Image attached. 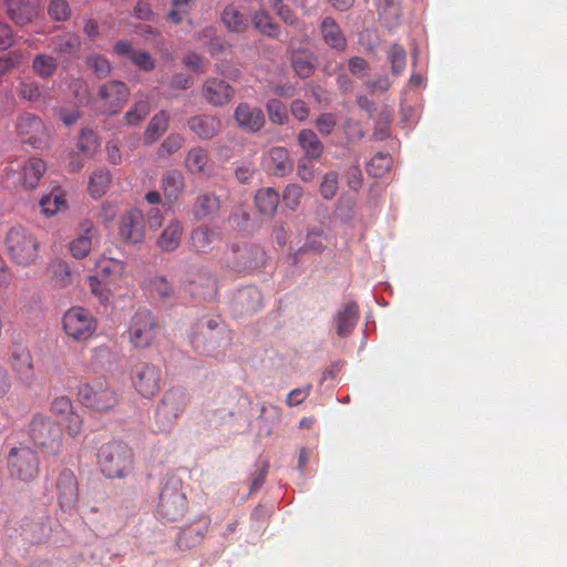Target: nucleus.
Here are the masks:
<instances>
[{
	"label": "nucleus",
	"mask_w": 567,
	"mask_h": 567,
	"mask_svg": "<svg viewBox=\"0 0 567 567\" xmlns=\"http://www.w3.org/2000/svg\"><path fill=\"white\" fill-rule=\"evenodd\" d=\"M3 244L8 258L17 267H32L41 258L40 239L34 230L27 226H11L6 233Z\"/></svg>",
	"instance_id": "f257e3e1"
},
{
	"label": "nucleus",
	"mask_w": 567,
	"mask_h": 567,
	"mask_svg": "<svg viewBox=\"0 0 567 567\" xmlns=\"http://www.w3.org/2000/svg\"><path fill=\"white\" fill-rule=\"evenodd\" d=\"M135 455L123 441H110L97 453L100 471L109 478H123L133 468Z\"/></svg>",
	"instance_id": "f03ea898"
},
{
	"label": "nucleus",
	"mask_w": 567,
	"mask_h": 567,
	"mask_svg": "<svg viewBox=\"0 0 567 567\" xmlns=\"http://www.w3.org/2000/svg\"><path fill=\"white\" fill-rule=\"evenodd\" d=\"M188 501L181 478H167L159 492L157 513L163 519L179 520L185 516Z\"/></svg>",
	"instance_id": "7ed1b4c3"
},
{
	"label": "nucleus",
	"mask_w": 567,
	"mask_h": 567,
	"mask_svg": "<svg viewBox=\"0 0 567 567\" xmlns=\"http://www.w3.org/2000/svg\"><path fill=\"white\" fill-rule=\"evenodd\" d=\"M29 434L33 444L48 454L56 455L61 452L62 430L50 416H33L29 426Z\"/></svg>",
	"instance_id": "20e7f679"
},
{
	"label": "nucleus",
	"mask_w": 567,
	"mask_h": 567,
	"mask_svg": "<svg viewBox=\"0 0 567 567\" xmlns=\"http://www.w3.org/2000/svg\"><path fill=\"white\" fill-rule=\"evenodd\" d=\"M79 398L82 404L97 412H107L120 402L116 390L111 388L105 379H96L81 385Z\"/></svg>",
	"instance_id": "39448f33"
},
{
	"label": "nucleus",
	"mask_w": 567,
	"mask_h": 567,
	"mask_svg": "<svg viewBox=\"0 0 567 567\" xmlns=\"http://www.w3.org/2000/svg\"><path fill=\"white\" fill-rule=\"evenodd\" d=\"M6 463L11 477L31 482L39 475V457L30 446L22 444L11 446Z\"/></svg>",
	"instance_id": "423d86ee"
},
{
	"label": "nucleus",
	"mask_w": 567,
	"mask_h": 567,
	"mask_svg": "<svg viewBox=\"0 0 567 567\" xmlns=\"http://www.w3.org/2000/svg\"><path fill=\"white\" fill-rule=\"evenodd\" d=\"M189 396L184 389L166 390L155 410V422L159 429L172 427L184 413Z\"/></svg>",
	"instance_id": "0eeeda50"
},
{
	"label": "nucleus",
	"mask_w": 567,
	"mask_h": 567,
	"mask_svg": "<svg viewBox=\"0 0 567 567\" xmlns=\"http://www.w3.org/2000/svg\"><path fill=\"white\" fill-rule=\"evenodd\" d=\"M157 334V322L148 309H137L132 316L127 338L134 348L146 349L152 347Z\"/></svg>",
	"instance_id": "6e6552de"
},
{
	"label": "nucleus",
	"mask_w": 567,
	"mask_h": 567,
	"mask_svg": "<svg viewBox=\"0 0 567 567\" xmlns=\"http://www.w3.org/2000/svg\"><path fill=\"white\" fill-rule=\"evenodd\" d=\"M17 132L21 142L34 150H45L52 141V132L42 118L32 113L21 114L17 122Z\"/></svg>",
	"instance_id": "1a4fd4ad"
},
{
	"label": "nucleus",
	"mask_w": 567,
	"mask_h": 567,
	"mask_svg": "<svg viewBox=\"0 0 567 567\" xmlns=\"http://www.w3.org/2000/svg\"><path fill=\"white\" fill-rule=\"evenodd\" d=\"M62 327L69 338L86 340L95 331L96 320L87 309L81 308V306H73L63 315Z\"/></svg>",
	"instance_id": "9d476101"
},
{
	"label": "nucleus",
	"mask_w": 567,
	"mask_h": 567,
	"mask_svg": "<svg viewBox=\"0 0 567 567\" xmlns=\"http://www.w3.org/2000/svg\"><path fill=\"white\" fill-rule=\"evenodd\" d=\"M223 333H225V329L220 326L218 319L198 320L192 333V344L195 351L203 355H210L219 347V339Z\"/></svg>",
	"instance_id": "9b49d317"
},
{
	"label": "nucleus",
	"mask_w": 567,
	"mask_h": 567,
	"mask_svg": "<svg viewBox=\"0 0 567 567\" xmlns=\"http://www.w3.org/2000/svg\"><path fill=\"white\" fill-rule=\"evenodd\" d=\"M162 380L161 369L154 364H148V362H141L132 369V384L142 398L152 399L158 394Z\"/></svg>",
	"instance_id": "f8f14e48"
},
{
	"label": "nucleus",
	"mask_w": 567,
	"mask_h": 567,
	"mask_svg": "<svg viewBox=\"0 0 567 567\" xmlns=\"http://www.w3.org/2000/svg\"><path fill=\"white\" fill-rule=\"evenodd\" d=\"M131 91L124 81L112 80L100 85L97 95L103 114H117L127 103Z\"/></svg>",
	"instance_id": "ddd939ff"
},
{
	"label": "nucleus",
	"mask_w": 567,
	"mask_h": 567,
	"mask_svg": "<svg viewBox=\"0 0 567 567\" xmlns=\"http://www.w3.org/2000/svg\"><path fill=\"white\" fill-rule=\"evenodd\" d=\"M100 244V233L92 220H82L78 226L75 238L70 240L69 249L73 258L83 259L94 246Z\"/></svg>",
	"instance_id": "4468645a"
},
{
	"label": "nucleus",
	"mask_w": 567,
	"mask_h": 567,
	"mask_svg": "<svg viewBox=\"0 0 567 567\" xmlns=\"http://www.w3.org/2000/svg\"><path fill=\"white\" fill-rule=\"evenodd\" d=\"M58 502L62 511L71 512L79 503V481L70 468H63L59 473L55 483Z\"/></svg>",
	"instance_id": "2eb2a0df"
},
{
	"label": "nucleus",
	"mask_w": 567,
	"mask_h": 567,
	"mask_svg": "<svg viewBox=\"0 0 567 567\" xmlns=\"http://www.w3.org/2000/svg\"><path fill=\"white\" fill-rule=\"evenodd\" d=\"M185 290L196 300L212 301L218 293V281L210 271L198 270L188 279Z\"/></svg>",
	"instance_id": "dca6fc26"
},
{
	"label": "nucleus",
	"mask_w": 567,
	"mask_h": 567,
	"mask_svg": "<svg viewBox=\"0 0 567 567\" xmlns=\"http://www.w3.org/2000/svg\"><path fill=\"white\" fill-rule=\"evenodd\" d=\"M145 237V217L138 208H131L120 220V238L127 244H140Z\"/></svg>",
	"instance_id": "f3484780"
},
{
	"label": "nucleus",
	"mask_w": 567,
	"mask_h": 567,
	"mask_svg": "<svg viewBox=\"0 0 567 567\" xmlns=\"http://www.w3.org/2000/svg\"><path fill=\"white\" fill-rule=\"evenodd\" d=\"M235 89L228 82L220 79H207L202 85V97L214 107L225 105L230 102L235 95Z\"/></svg>",
	"instance_id": "a211bd4d"
},
{
	"label": "nucleus",
	"mask_w": 567,
	"mask_h": 567,
	"mask_svg": "<svg viewBox=\"0 0 567 567\" xmlns=\"http://www.w3.org/2000/svg\"><path fill=\"white\" fill-rule=\"evenodd\" d=\"M210 528V516H199L194 524L185 525L177 535V545L179 548H194L203 543Z\"/></svg>",
	"instance_id": "6ab92c4d"
},
{
	"label": "nucleus",
	"mask_w": 567,
	"mask_h": 567,
	"mask_svg": "<svg viewBox=\"0 0 567 567\" xmlns=\"http://www.w3.org/2000/svg\"><path fill=\"white\" fill-rule=\"evenodd\" d=\"M237 125L247 132H259L266 123L261 109L250 106L248 103H239L234 113Z\"/></svg>",
	"instance_id": "aec40b11"
},
{
	"label": "nucleus",
	"mask_w": 567,
	"mask_h": 567,
	"mask_svg": "<svg viewBox=\"0 0 567 567\" xmlns=\"http://www.w3.org/2000/svg\"><path fill=\"white\" fill-rule=\"evenodd\" d=\"M125 262L117 258L100 257L95 262V271H99L103 280L111 288L121 286L125 279Z\"/></svg>",
	"instance_id": "412c9836"
},
{
	"label": "nucleus",
	"mask_w": 567,
	"mask_h": 567,
	"mask_svg": "<svg viewBox=\"0 0 567 567\" xmlns=\"http://www.w3.org/2000/svg\"><path fill=\"white\" fill-rule=\"evenodd\" d=\"M185 168L194 175L210 176L214 174V163L209 152L202 146H195L187 152L184 159Z\"/></svg>",
	"instance_id": "4be33fe9"
},
{
	"label": "nucleus",
	"mask_w": 567,
	"mask_h": 567,
	"mask_svg": "<svg viewBox=\"0 0 567 567\" xmlns=\"http://www.w3.org/2000/svg\"><path fill=\"white\" fill-rule=\"evenodd\" d=\"M9 362L21 380H31L33 375L32 354L27 347L13 346L10 351Z\"/></svg>",
	"instance_id": "5701e85b"
},
{
	"label": "nucleus",
	"mask_w": 567,
	"mask_h": 567,
	"mask_svg": "<svg viewBox=\"0 0 567 567\" xmlns=\"http://www.w3.org/2000/svg\"><path fill=\"white\" fill-rule=\"evenodd\" d=\"M220 125V118L212 114H197L188 118V128L205 141L217 136Z\"/></svg>",
	"instance_id": "b1692460"
},
{
	"label": "nucleus",
	"mask_w": 567,
	"mask_h": 567,
	"mask_svg": "<svg viewBox=\"0 0 567 567\" xmlns=\"http://www.w3.org/2000/svg\"><path fill=\"white\" fill-rule=\"evenodd\" d=\"M264 163L271 174L284 176L292 167L289 159V151L285 146H274L264 155Z\"/></svg>",
	"instance_id": "393cba45"
},
{
	"label": "nucleus",
	"mask_w": 567,
	"mask_h": 567,
	"mask_svg": "<svg viewBox=\"0 0 567 567\" xmlns=\"http://www.w3.org/2000/svg\"><path fill=\"white\" fill-rule=\"evenodd\" d=\"M47 165L41 158H29L24 162L20 169L21 186L27 189L35 188L39 185Z\"/></svg>",
	"instance_id": "a878e982"
},
{
	"label": "nucleus",
	"mask_w": 567,
	"mask_h": 567,
	"mask_svg": "<svg viewBox=\"0 0 567 567\" xmlns=\"http://www.w3.org/2000/svg\"><path fill=\"white\" fill-rule=\"evenodd\" d=\"M161 187L167 202L174 203L185 192V177L182 171L169 169L162 176Z\"/></svg>",
	"instance_id": "bb28decb"
},
{
	"label": "nucleus",
	"mask_w": 567,
	"mask_h": 567,
	"mask_svg": "<svg viewBox=\"0 0 567 567\" xmlns=\"http://www.w3.org/2000/svg\"><path fill=\"white\" fill-rule=\"evenodd\" d=\"M360 319V308L357 301H348L342 310H339L337 320V332L341 338L349 336Z\"/></svg>",
	"instance_id": "cd10ccee"
},
{
	"label": "nucleus",
	"mask_w": 567,
	"mask_h": 567,
	"mask_svg": "<svg viewBox=\"0 0 567 567\" xmlns=\"http://www.w3.org/2000/svg\"><path fill=\"white\" fill-rule=\"evenodd\" d=\"M183 231L181 220L173 219L168 221L156 240L157 247L164 251L176 250L182 244Z\"/></svg>",
	"instance_id": "c85d7f7f"
},
{
	"label": "nucleus",
	"mask_w": 567,
	"mask_h": 567,
	"mask_svg": "<svg viewBox=\"0 0 567 567\" xmlns=\"http://www.w3.org/2000/svg\"><path fill=\"white\" fill-rule=\"evenodd\" d=\"M320 33L324 43L336 50H344L347 45V38L338 25L337 21L332 18H326L320 23Z\"/></svg>",
	"instance_id": "c756f323"
},
{
	"label": "nucleus",
	"mask_w": 567,
	"mask_h": 567,
	"mask_svg": "<svg viewBox=\"0 0 567 567\" xmlns=\"http://www.w3.org/2000/svg\"><path fill=\"white\" fill-rule=\"evenodd\" d=\"M8 16L17 24H28L35 14V7L31 0H6Z\"/></svg>",
	"instance_id": "7c9ffc66"
},
{
	"label": "nucleus",
	"mask_w": 567,
	"mask_h": 567,
	"mask_svg": "<svg viewBox=\"0 0 567 567\" xmlns=\"http://www.w3.org/2000/svg\"><path fill=\"white\" fill-rule=\"evenodd\" d=\"M298 144L307 159H319L324 151V145L311 128H301L298 134Z\"/></svg>",
	"instance_id": "2f4dec72"
},
{
	"label": "nucleus",
	"mask_w": 567,
	"mask_h": 567,
	"mask_svg": "<svg viewBox=\"0 0 567 567\" xmlns=\"http://www.w3.org/2000/svg\"><path fill=\"white\" fill-rule=\"evenodd\" d=\"M220 209V200L215 193H202L195 199L193 215L197 220H203Z\"/></svg>",
	"instance_id": "473e14b6"
},
{
	"label": "nucleus",
	"mask_w": 567,
	"mask_h": 567,
	"mask_svg": "<svg viewBox=\"0 0 567 567\" xmlns=\"http://www.w3.org/2000/svg\"><path fill=\"white\" fill-rule=\"evenodd\" d=\"M378 14L380 22L388 29L400 25L402 17L400 0H378Z\"/></svg>",
	"instance_id": "72a5a7b5"
},
{
	"label": "nucleus",
	"mask_w": 567,
	"mask_h": 567,
	"mask_svg": "<svg viewBox=\"0 0 567 567\" xmlns=\"http://www.w3.org/2000/svg\"><path fill=\"white\" fill-rule=\"evenodd\" d=\"M49 48L58 54H74L81 48V39L79 34L71 32L55 34L50 39Z\"/></svg>",
	"instance_id": "f704fd0d"
},
{
	"label": "nucleus",
	"mask_w": 567,
	"mask_h": 567,
	"mask_svg": "<svg viewBox=\"0 0 567 567\" xmlns=\"http://www.w3.org/2000/svg\"><path fill=\"white\" fill-rule=\"evenodd\" d=\"M41 212L44 216H54V214L68 208V200L61 187L52 188L49 194H45L40 203Z\"/></svg>",
	"instance_id": "c9c22d12"
},
{
	"label": "nucleus",
	"mask_w": 567,
	"mask_h": 567,
	"mask_svg": "<svg viewBox=\"0 0 567 567\" xmlns=\"http://www.w3.org/2000/svg\"><path fill=\"white\" fill-rule=\"evenodd\" d=\"M252 25L259 33L271 39H278L281 34V28L276 23L267 10L260 9L254 12L251 17Z\"/></svg>",
	"instance_id": "e433bc0d"
},
{
	"label": "nucleus",
	"mask_w": 567,
	"mask_h": 567,
	"mask_svg": "<svg viewBox=\"0 0 567 567\" xmlns=\"http://www.w3.org/2000/svg\"><path fill=\"white\" fill-rule=\"evenodd\" d=\"M168 127V116L164 110H162L158 113H155L154 116L151 118L148 124L145 127L144 131V143L145 145H153L156 141L159 140L162 134L166 132Z\"/></svg>",
	"instance_id": "4c0bfd02"
},
{
	"label": "nucleus",
	"mask_w": 567,
	"mask_h": 567,
	"mask_svg": "<svg viewBox=\"0 0 567 567\" xmlns=\"http://www.w3.org/2000/svg\"><path fill=\"white\" fill-rule=\"evenodd\" d=\"M215 233L208 226H198L190 233V249L197 254H207L214 244Z\"/></svg>",
	"instance_id": "58836bf2"
},
{
	"label": "nucleus",
	"mask_w": 567,
	"mask_h": 567,
	"mask_svg": "<svg viewBox=\"0 0 567 567\" xmlns=\"http://www.w3.org/2000/svg\"><path fill=\"white\" fill-rule=\"evenodd\" d=\"M221 20L226 29L234 33H244L249 27V20L234 4L225 7Z\"/></svg>",
	"instance_id": "ea45409f"
},
{
	"label": "nucleus",
	"mask_w": 567,
	"mask_h": 567,
	"mask_svg": "<svg viewBox=\"0 0 567 567\" xmlns=\"http://www.w3.org/2000/svg\"><path fill=\"white\" fill-rule=\"evenodd\" d=\"M58 60L49 53H37L31 62V70L34 75L42 80H49L58 69Z\"/></svg>",
	"instance_id": "a19ab883"
},
{
	"label": "nucleus",
	"mask_w": 567,
	"mask_h": 567,
	"mask_svg": "<svg viewBox=\"0 0 567 567\" xmlns=\"http://www.w3.org/2000/svg\"><path fill=\"white\" fill-rule=\"evenodd\" d=\"M49 276L56 288L71 286L73 281L71 268L63 259H52L49 265Z\"/></svg>",
	"instance_id": "79ce46f5"
},
{
	"label": "nucleus",
	"mask_w": 567,
	"mask_h": 567,
	"mask_svg": "<svg viewBox=\"0 0 567 567\" xmlns=\"http://www.w3.org/2000/svg\"><path fill=\"white\" fill-rule=\"evenodd\" d=\"M256 206L261 214L274 216L278 209L279 194L275 188H260L255 197Z\"/></svg>",
	"instance_id": "37998d69"
},
{
	"label": "nucleus",
	"mask_w": 567,
	"mask_h": 567,
	"mask_svg": "<svg viewBox=\"0 0 567 567\" xmlns=\"http://www.w3.org/2000/svg\"><path fill=\"white\" fill-rule=\"evenodd\" d=\"M111 184V174L107 168H97L92 172L89 179V192L92 197L100 198L106 193Z\"/></svg>",
	"instance_id": "c03bdc74"
},
{
	"label": "nucleus",
	"mask_w": 567,
	"mask_h": 567,
	"mask_svg": "<svg viewBox=\"0 0 567 567\" xmlns=\"http://www.w3.org/2000/svg\"><path fill=\"white\" fill-rule=\"evenodd\" d=\"M291 66L300 78H309L315 71L313 56L309 52H295L291 54Z\"/></svg>",
	"instance_id": "a18cd8bd"
},
{
	"label": "nucleus",
	"mask_w": 567,
	"mask_h": 567,
	"mask_svg": "<svg viewBox=\"0 0 567 567\" xmlns=\"http://www.w3.org/2000/svg\"><path fill=\"white\" fill-rule=\"evenodd\" d=\"M151 111L148 97L137 100L131 109L124 114V120L130 125H137L146 118Z\"/></svg>",
	"instance_id": "49530a36"
},
{
	"label": "nucleus",
	"mask_w": 567,
	"mask_h": 567,
	"mask_svg": "<svg viewBox=\"0 0 567 567\" xmlns=\"http://www.w3.org/2000/svg\"><path fill=\"white\" fill-rule=\"evenodd\" d=\"M392 165L393 158L390 154L378 152L367 164V173L372 176H383L391 169Z\"/></svg>",
	"instance_id": "de8ad7c7"
},
{
	"label": "nucleus",
	"mask_w": 567,
	"mask_h": 567,
	"mask_svg": "<svg viewBox=\"0 0 567 567\" xmlns=\"http://www.w3.org/2000/svg\"><path fill=\"white\" fill-rule=\"evenodd\" d=\"M78 146L86 156H92L100 147V140L96 132L92 128H82L78 138Z\"/></svg>",
	"instance_id": "09e8293b"
},
{
	"label": "nucleus",
	"mask_w": 567,
	"mask_h": 567,
	"mask_svg": "<svg viewBox=\"0 0 567 567\" xmlns=\"http://www.w3.org/2000/svg\"><path fill=\"white\" fill-rule=\"evenodd\" d=\"M85 65L96 74L99 78H105L110 75L112 65L107 58L101 55V53H91L85 59Z\"/></svg>",
	"instance_id": "8fccbe9b"
},
{
	"label": "nucleus",
	"mask_w": 567,
	"mask_h": 567,
	"mask_svg": "<svg viewBox=\"0 0 567 567\" xmlns=\"http://www.w3.org/2000/svg\"><path fill=\"white\" fill-rule=\"evenodd\" d=\"M87 281L93 296L97 297L102 302L109 301L112 290L99 271H96L94 276L87 277Z\"/></svg>",
	"instance_id": "3c124183"
},
{
	"label": "nucleus",
	"mask_w": 567,
	"mask_h": 567,
	"mask_svg": "<svg viewBox=\"0 0 567 567\" xmlns=\"http://www.w3.org/2000/svg\"><path fill=\"white\" fill-rule=\"evenodd\" d=\"M190 0H172L167 19L173 24H181L190 11Z\"/></svg>",
	"instance_id": "603ef678"
},
{
	"label": "nucleus",
	"mask_w": 567,
	"mask_h": 567,
	"mask_svg": "<svg viewBox=\"0 0 567 567\" xmlns=\"http://www.w3.org/2000/svg\"><path fill=\"white\" fill-rule=\"evenodd\" d=\"M151 289L154 296L159 297L163 301L173 300L175 291L171 282L165 277H155L151 281Z\"/></svg>",
	"instance_id": "864d4df0"
},
{
	"label": "nucleus",
	"mask_w": 567,
	"mask_h": 567,
	"mask_svg": "<svg viewBox=\"0 0 567 567\" xmlns=\"http://www.w3.org/2000/svg\"><path fill=\"white\" fill-rule=\"evenodd\" d=\"M388 60L392 66V72L401 73L406 66V52L401 44H392L388 52Z\"/></svg>",
	"instance_id": "5fc2aeb1"
},
{
	"label": "nucleus",
	"mask_w": 567,
	"mask_h": 567,
	"mask_svg": "<svg viewBox=\"0 0 567 567\" xmlns=\"http://www.w3.org/2000/svg\"><path fill=\"white\" fill-rule=\"evenodd\" d=\"M48 13L52 20L65 21L71 16V7L66 0H51L48 6Z\"/></svg>",
	"instance_id": "6e6d98bb"
},
{
	"label": "nucleus",
	"mask_w": 567,
	"mask_h": 567,
	"mask_svg": "<svg viewBox=\"0 0 567 567\" xmlns=\"http://www.w3.org/2000/svg\"><path fill=\"white\" fill-rule=\"evenodd\" d=\"M19 95L23 100L37 101L42 96V89L34 80H22L19 85Z\"/></svg>",
	"instance_id": "4d7b16f0"
},
{
	"label": "nucleus",
	"mask_w": 567,
	"mask_h": 567,
	"mask_svg": "<svg viewBox=\"0 0 567 567\" xmlns=\"http://www.w3.org/2000/svg\"><path fill=\"white\" fill-rule=\"evenodd\" d=\"M339 188V175L336 171H330L323 175V179L320 185V194L326 199L334 197Z\"/></svg>",
	"instance_id": "13d9d810"
},
{
	"label": "nucleus",
	"mask_w": 567,
	"mask_h": 567,
	"mask_svg": "<svg viewBox=\"0 0 567 567\" xmlns=\"http://www.w3.org/2000/svg\"><path fill=\"white\" fill-rule=\"evenodd\" d=\"M183 143L184 137L182 135H178V133H171V135L166 136V138L162 142L158 150V155L161 157L172 155V153L181 150Z\"/></svg>",
	"instance_id": "bf43d9fd"
},
{
	"label": "nucleus",
	"mask_w": 567,
	"mask_h": 567,
	"mask_svg": "<svg viewBox=\"0 0 567 567\" xmlns=\"http://www.w3.org/2000/svg\"><path fill=\"white\" fill-rule=\"evenodd\" d=\"M267 112L269 114L270 122L282 124L287 118V110L281 100L272 99L267 105Z\"/></svg>",
	"instance_id": "052dcab7"
},
{
	"label": "nucleus",
	"mask_w": 567,
	"mask_h": 567,
	"mask_svg": "<svg viewBox=\"0 0 567 567\" xmlns=\"http://www.w3.org/2000/svg\"><path fill=\"white\" fill-rule=\"evenodd\" d=\"M271 7L284 23L288 25H296L298 23L297 16L289 6L285 4L282 0H274Z\"/></svg>",
	"instance_id": "680f3d73"
},
{
	"label": "nucleus",
	"mask_w": 567,
	"mask_h": 567,
	"mask_svg": "<svg viewBox=\"0 0 567 567\" xmlns=\"http://www.w3.org/2000/svg\"><path fill=\"white\" fill-rule=\"evenodd\" d=\"M131 61L135 66L145 72L154 71L156 66L155 60H153L151 53L146 51H134V53L131 54Z\"/></svg>",
	"instance_id": "e2e57ef3"
},
{
	"label": "nucleus",
	"mask_w": 567,
	"mask_h": 567,
	"mask_svg": "<svg viewBox=\"0 0 567 567\" xmlns=\"http://www.w3.org/2000/svg\"><path fill=\"white\" fill-rule=\"evenodd\" d=\"M302 198V187L299 184H289L284 190V202L287 207L295 209Z\"/></svg>",
	"instance_id": "0e129e2a"
},
{
	"label": "nucleus",
	"mask_w": 567,
	"mask_h": 567,
	"mask_svg": "<svg viewBox=\"0 0 567 567\" xmlns=\"http://www.w3.org/2000/svg\"><path fill=\"white\" fill-rule=\"evenodd\" d=\"M22 55L20 52H9L0 58V78L6 75L11 69L21 65Z\"/></svg>",
	"instance_id": "69168bd1"
},
{
	"label": "nucleus",
	"mask_w": 567,
	"mask_h": 567,
	"mask_svg": "<svg viewBox=\"0 0 567 567\" xmlns=\"http://www.w3.org/2000/svg\"><path fill=\"white\" fill-rule=\"evenodd\" d=\"M316 124L321 134H330L337 125V116L333 113H322L317 117Z\"/></svg>",
	"instance_id": "338daca9"
},
{
	"label": "nucleus",
	"mask_w": 567,
	"mask_h": 567,
	"mask_svg": "<svg viewBox=\"0 0 567 567\" xmlns=\"http://www.w3.org/2000/svg\"><path fill=\"white\" fill-rule=\"evenodd\" d=\"M311 389H312V385L307 384L303 388H298V389L291 390L288 393L287 399H286L287 404L288 405L301 404L302 402H305V400H307V398H309Z\"/></svg>",
	"instance_id": "774afa93"
}]
</instances>
